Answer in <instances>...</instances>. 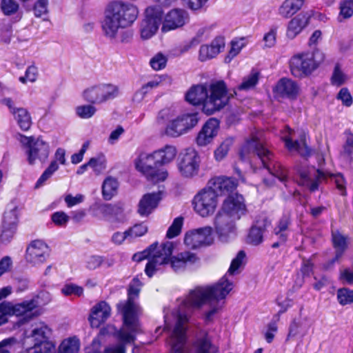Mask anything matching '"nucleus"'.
<instances>
[{"label": "nucleus", "instance_id": "nucleus-1", "mask_svg": "<svg viewBox=\"0 0 353 353\" xmlns=\"http://www.w3.org/2000/svg\"><path fill=\"white\" fill-rule=\"evenodd\" d=\"M232 288L233 283L225 274L215 285L196 287L184 298L178 299V309L170 316H165V328L172 331L169 343L173 351L182 352L185 349L190 313L206 305L208 309L204 312V319L207 322L212 321L223 307V302L220 301L224 299Z\"/></svg>", "mask_w": 353, "mask_h": 353}, {"label": "nucleus", "instance_id": "nucleus-2", "mask_svg": "<svg viewBox=\"0 0 353 353\" xmlns=\"http://www.w3.org/2000/svg\"><path fill=\"white\" fill-rule=\"evenodd\" d=\"M139 10L134 3L123 0H114L108 3L104 10L101 21L102 32L110 41L119 39L121 42H128L132 37L130 31L121 32L130 28L137 21Z\"/></svg>", "mask_w": 353, "mask_h": 353}, {"label": "nucleus", "instance_id": "nucleus-3", "mask_svg": "<svg viewBox=\"0 0 353 353\" xmlns=\"http://www.w3.org/2000/svg\"><path fill=\"white\" fill-rule=\"evenodd\" d=\"M173 249L172 242L167 241L160 245L158 243H153L143 252L134 254L133 260L140 261L148 258L145 272L149 277L169 262L174 272H180L184 270L187 265L193 264L198 260L196 254L190 252H181L170 259Z\"/></svg>", "mask_w": 353, "mask_h": 353}, {"label": "nucleus", "instance_id": "nucleus-4", "mask_svg": "<svg viewBox=\"0 0 353 353\" xmlns=\"http://www.w3.org/2000/svg\"><path fill=\"white\" fill-rule=\"evenodd\" d=\"M230 98L225 83L222 81L212 83L207 88L203 85L192 86L185 95L186 101L194 105H202L203 112L211 115L224 108Z\"/></svg>", "mask_w": 353, "mask_h": 353}, {"label": "nucleus", "instance_id": "nucleus-5", "mask_svg": "<svg viewBox=\"0 0 353 353\" xmlns=\"http://www.w3.org/2000/svg\"><path fill=\"white\" fill-rule=\"evenodd\" d=\"M257 155L263 167L269 172L284 182L287 179V171L280 163L275 161L273 154L263 145V132H254L248 139L239 152V157L242 161L248 160L251 155Z\"/></svg>", "mask_w": 353, "mask_h": 353}, {"label": "nucleus", "instance_id": "nucleus-6", "mask_svg": "<svg viewBox=\"0 0 353 353\" xmlns=\"http://www.w3.org/2000/svg\"><path fill=\"white\" fill-rule=\"evenodd\" d=\"M141 285L142 283L137 277L133 279L129 286L128 300L117 305L123 321V328L119 333V337L127 341L134 339V332L140 325L137 317L141 309L134 299L138 296Z\"/></svg>", "mask_w": 353, "mask_h": 353}, {"label": "nucleus", "instance_id": "nucleus-7", "mask_svg": "<svg viewBox=\"0 0 353 353\" xmlns=\"http://www.w3.org/2000/svg\"><path fill=\"white\" fill-rule=\"evenodd\" d=\"M299 174V183L308 188L311 192L318 190L319 183L330 177L336 184V188L344 195L345 192V181L341 174H333L328 172H323L314 167H308L298 171Z\"/></svg>", "mask_w": 353, "mask_h": 353}, {"label": "nucleus", "instance_id": "nucleus-8", "mask_svg": "<svg viewBox=\"0 0 353 353\" xmlns=\"http://www.w3.org/2000/svg\"><path fill=\"white\" fill-rule=\"evenodd\" d=\"M324 59V53L318 50L295 54L290 59L291 73L295 77H305L314 72Z\"/></svg>", "mask_w": 353, "mask_h": 353}, {"label": "nucleus", "instance_id": "nucleus-9", "mask_svg": "<svg viewBox=\"0 0 353 353\" xmlns=\"http://www.w3.org/2000/svg\"><path fill=\"white\" fill-rule=\"evenodd\" d=\"M20 142L26 147V160L30 165H34L37 162L43 163L48 158L50 148L48 142L41 137L20 136Z\"/></svg>", "mask_w": 353, "mask_h": 353}, {"label": "nucleus", "instance_id": "nucleus-10", "mask_svg": "<svg viewBox=\"0 0 353 353\" xmlns=\"http://www.w3.org/2000/svg\"><path fill=\"white\" fill-rule=\"evenodd\" d=\"M192 203L194 212L200 216L205 218L213 215L216 212L219 198L206 185L194 195Z\"/></svg>", "mask_w": 353, "mask_h": 353}, {"label": "nucleus", "instance_id": "nucleus-11", "mask_svg": "<svg viewBox=\"0 0 353 353\" xmlns=\"http://www.w3.org/2000/svg\"><path fill=\"white\" fill-rule=\"evenodd\" d=\"M163 15V10L157 6H149L145 9L139 27L142 39L148 40L156 34L162 23Z\"/></svg>", "mask_w": 353, "mask_h": 353}, {"label": "nucleus", "instance_id": "nucleus-12", "mask_svg": "<svg viewBox=\"0 0 353 353\" xmlns=\"http://www.w3.org/2000/svg\"><path fill=\"white\" fill-rule=\"evenodd\" d=\"M198 122V112H185L169 121L165 133L171 137H178L195 127Z\"/></svg>", "mask_w": 353, "mask_h": 353}, {"label": "nucleus", "instance_id": "nucleus-13", "mask_svg": "<svg viewBox=\"0 0 353 353\" xmlns=\"http://www.w3.org/2000/svg\"><path fill=\"white\" fill-rule=\"evenodd\" d=\"M119 94V88L112 83H102L90 86L83 92L85 101L92 104H101L116 98Z\"/></svg>", "mask_w": 353, "mask_h": 353}, {"label": "nucleus", "instance_id": "nucleus-14", "mask_svg": "<svg viewBox=\"0 0 353 353\" xmlns=\"http://www.w3.org/2000/svg\"><path fill=\"white\" fill-rule=\"evenodd\" d=\"M199 163L200 159L197 151L192 148H188L180 154L177 168L183 177L190 179L197 175Z\"/></svg>", "mask_w": 353, "mask_h": 353}, {"label": "nucleus", "instance_id": "nucleus-15", "mask_svg": "<svg viewBox=\"0 0 353 353\" xmlns=\"http://www.w3.org/2000/svg\"><path fill=\"white\" fill-rule=\"evenodd\" d=\"M213 230L205 226L187 232L184 236L185 245L190 249H196L211 245L214 241Z\"/></svg>", "mask_w": 353, "mask_h": 353}, {"label": "nucleus", "instance_id": "nucleus-16", "mask_svg": "<svg viewBox=\"0 0 353 353\" xmlns=\"http://www.w3.org/2000/svg\"><path fill=\"white\" fill-rule=\"evenodd\" d=\"M50 254L48 245L41 240L33 241L26 249V259L32 265L43 263Z\"/></svg>", "mask_w": 353, "mask_h": 353}, {"label": "nucleus", "instance_id": "nucleus-17", "mask_svg": "<svg viewBox=\"0 0 353 353\" xmlns=\"http://www.w3.org/2000/svg\"><path fill=\"white\" fill-rule=\"evenodd\" d=\"M220 211L232 216L234 219H240L246 213V206L243 196L237 193L228 195L223 201Z\"/></svg>", "mask_w": 353, "mask_h": 353}, {"label": "nucleus", "instance_id": "nucleus-18", "mask_svg": "<svg viewBox=\"0 0 353 353\" xmlns=\"http://www.w3.org/2000/svg\"><path fill=\"white\" fill-rule=\"evenodd\" d=\"M208 187L214 192L217 197L233 194L237 187V182L232 177L224 176H215L210 179L207 183Z\"/></svg>", "mask_w": 353, "mask_h": 353}, {"label": "nucleus", "instance_id": "nucleus-19", "mask_svg": "<svg viewBox=\"0 0 353 353\" xmlns=\"http://www.w3.org/2000/svg\"><path fill=\"white\" fill-rule=\"evenodd\" d=\"M189 20L188 12L179 8L170 10L165 16L161 30L168 32L183 26Z\"/></svg>", "mask_w": 353, "mask_h": 353}, {"label": "nucleus", "instance_id": "nucleus-20", "mask_svg": "<svg viewBox=\"0 0 353 353\" xmlns=\"http://www.w3.org/2000/svg\"><path fill=\"white\" fill-rule=\"evenodd\" d=\"M219 121L214 118L208 119L201 128L196 137V143L200 147L210 144L217 136Z\"/></svg>", "mask_w": 353, "mask_h": 353}, {"label": "nucleus", "instance_id": "nucleus-21", "mask_svg": "<svg viewBox=\"0 0 353 353\" xmlns=\"http://www.w3.org/2000/svg\"><path fill=\"white\" fill-rule=\"evenodd\" d=\"M232 216L219 211L214 221L215 230L221 238H225L236 231V222Z\"/></svg>", "mask_w": 353, "mask_h": 353}, {"label": "nucleus", "instance_id": "nucleus-22", "mask_svg": "<svg viewBox=\"0 0 353 353\" xmlns=\"http://www.w3.org/2000/svg\"><path fill=\"white\" fill-rule=\"evenodd\" d=\"M225 46V39L223 37L214 38L210 44L201 45L199 50V60L206 61L215 58L224 50Z\"/></svg>", "mask_w": 353, "mask_h": 353}, {"label": "nucleus", "instance_id": "nucleus-23", "mask_svg": "<svg viewBox=\"0 0 353 353\" xmlns=\"http://www.w3.org/2000/svg\"><path fill=\"white\" fill-rule=\"evenodd\" d=\"M310 16L307 12H301L288 23L285 36L290 40L294 39L309 25Z\"/></svg>", "mask_w": 353, "mask_h": 353}, {"label": "nucleus", "instance_id": "nucleus-24", "mask_svg": "<svg viewBox=\"0 0 353 353\" xmlns=\"http://www.w3.org/2000/svg\"><path fill=\"white\" fill-rule=\"evenodd\" d=\"M38 303L34 299L26 300L19 303L10 302L12 316H22L26 321H28L37 316L34 311L37 307Z\"/></svg>", "mask_w": 353, "mask_h": 353}, {"label": "nucleus", "instance_id": "nucleus-25", "mask_svg": "<svg viewBox=\"0 0 353 353\" xmlns=\"http://www.w3.org/2000/svg\"><path fill=\"white\" fill-rule=\"evenodd\" d=\"M161 199V191L144 194L138 205L139 214L141 216H148L157 207Z\"/></svg>", "mask_w": 353, "mask_h": 353}, {"label": "nucleus", "instance_id": "nucleus-26", "mask_svg": "<svg viewBox=\"0 0 353 353\" xmlns=\"http://www.w3.org/2000/svg\"><path fill=\"white\" fill-rule=\"evenodd\" d=\"M111 308L105 301H100L94 305L89 317L92 327H99L110 316Z\"/></svg>", "mask_w": 353, "mask_h": 353}, {"label": "nucleus", "instance_id": "nucleus-27", "mask_svg": "<svg viewBox=\"0 0 353 353\" xmlns=\"http://www.w3.org/2000/svg\"><path fill=\"white\" fill-rule=\"evenodd\" d=\"M294 132L289 128H286L283 132L282 139L285 141V147L290 152H296L301 156H307L310 150L305 143V136L301 137L300 141H292V136Z\"/></svg>", "mask_w": 353, "mask_h": 353}, {"label": "nucleus", "instance_id": "nucleus-28", "mask_svg": "<svg viewBox=\"0 0 353 353\" xmlns=\"http://www.w3.org/2000/svg\"><path fill=\"white\" fill-rule=\"evenodd\" d=\"M271 224L270 220L267 217H262L256 221L253 225L247 236V242L253 245H257L263 241V232Z\"/></svg>", "mask_w": 353, "mask_h": 353}, {"label": "nucleus", "instance_id": "nucleus-29", "mask_svg": "<svg viewBox=\"0 0 353 353\" xmlns=\"http://www.w3.org/2000/svg\"><path fill=\"white\" fill-rule=\"evenodd\" d=\"M274 92L277 95L295 99L299 94L300 88L296 82L283 78L277 83Z\"/></svg>", "mask_w": 353, "mask_h": 353}, {"label": "nucleus", "instance_id": "nucleus-30", "mask_svg": "<svg viewBox=\"0 0 353 353\" xmlns=\"http://www.w3.org/2000/svg\"><path fill=\"white\" fill-rule=\"evenodd\" d=\"M155 163L159 165H167L172 162L176 157L177 149L174 145H165L153 152Z\"/></svg>", "mask_w": 353, "mask_h": 353}, {"label": "nucleus", "instance_id": "nucleus-31", "mask_svg": "<svg viewBox=\"0 0 353 353\" xmlns=\"http://www.w3.org/2000/svg\"><path fill=\"white\" fill-rule=\"evenodd\" d=\"M107 328L110 330V332H113L114 336L120 341L119 343L110 345L105 349V353H125V345L133 343L136 340V336L141 332L140 325L136 332H134V339L132 341H127L119 337V333L123 328V325L119 330H116V328L112 325H108Z\"/></svg>", "mask_w": 353, "mask_h": 353}, {"label": "nucleus", "instance_id": "nucleus-32", "mask_svg": "<svg viewBox=\"0 0 353 353\" xmlns=\"http://www.w3.org/2000/svg\"><path fill=\"white\" fill-rule=\"evenodd\" d=\"M153 165H159L155 163L154 155L152 153H141L135 161V167L137 170L145 176L154 168Z\"/></svg>", "mask_w": 353, "mask_h": 353}, {"label": "nucleus", "instance_id": "nucleus-33", "mask_svg": "<svg viewBox=\"0 0 353 353\" xmlns=\"http://www.w3.org/2000/svg\"><path fill=\"white\" fill-rule=\"evenodd\" d=\"M304 3V0H285L280 6L278 13L283 18H289L297 12Z\"/></svg>", "mask_w": 353, "mask_h": 353}, {"label": "nucleus", "instance_id": "nucleus-34", "mask_svg": "<svg viewBox=\"0 0 353 353\" xmlns=\"http://www.w3.org/2000/svg\"><path fill=\"white\" fill-rule=\"evenodd\" d=\"M12 115L21 130L27 131L30 128L32 118L26 108L19 107Z\"/></svg>", "mask_w": 353, "mask_h": 353}, {"label": "nucleus", "instance_id": "nucleus-35", "mask_svg": "<svg viewBox=\"0 0 353 353\" xmlns=\"http://www.w3.org/2000/svg\"><path fill=\"white\" fill-rule=\"evenodd\" d=\"M80 340L77 336H70L63 339L58 347V353H79Z\"/></svg>", "mask_w": 353, "mask_h": 353}, {"label": "nucleus", "instance_id": "nucleus-36", "mask_svg": "<svg viewBox=\"0 0 353 353\" xmlns=\"http://www.w3.org/2000/svg\"><path fill=\"white\" fill-rule=\"evenodd\" d=\"M290 224L291 221L290 216L288 214H285L279 219L274 229V234L283 242L285 241L288 236Z\"/></svg>", "mask_w": 353, "mask_h": 353}, {"label": "nucleus", "instance_id": "nucleus-37", "mask_svg": "<svg viewBox=\"0 0 353 353\" xmlns=\"http://www.w3.org/2000/svg\"><path fill=\"white\" fill-rule=\"evenodd\" d=\"M51 334V328L45 323H40L32 330L31 337L37 341L36 343H40L43 341H49L48 339Z\"/></svg>", "mask_w": 353, "mask_h": 353}, {"label": "nucleus", "instance_id": "nucleus-38", "mask_svg": "<svg viewBox=\"0 0 353 353\" xmlns=\"http://www.w3.org/2000/svg\"><path fill=\"white\" fill-rule=\"evenodd\" d=\"M234 138L231 137L224 139L214 151V158L216 161H223L234 145Z\"/></svg>", "mask_w": 353, "mask_h": 353}, {"label": "nucleus", "instance_id": "nucleus-39", "mask_svg": "<svg viewBox=\"0 0 353 353\" xmlns=\"http://www.w3.org/2000/svg\"><path fill=\"white\" fill-rule=\"evenodd\" d=\"M119 183L117 180L112 177L105 178L102 185V194L105 200H110L117 193Z\"/></svg>", "mask_w": 353, "mask_h": 353}, {"label": "nucleus", "instance_id": "nucleus-40", "mask_svg": "<svg viewBox=\"0 0 353 353\" xmlns=\"http://www.w3.org/2000/svg\"><path fill=\"white\" fill-rule=\"evenodd\" d=\"M195 353H218V347L210 343L207 335L198 339L193 345Z\"/></svg>", "mask_w": 353, "mask_h": 353}, {"label": "nucleus", "instance_id": "nucleus-41", "mask_svg": "<svg viewBox=\"0 0 353 353\" xmlns=\"http://www.w3.org/2000/svg\"><path fill=\"white\" fill-rule=\"evenodd\" d=\"M332 242L336 250L334 260H338L347 248V238L338 230L332 231Z\"/></svg>", "mask_w": 353, "mask_h": 353}, {"label": "nucleus", "instance_id": "nucleus-42", "mask_svg": "<svg viewBox=\"0 0 353 353\" xmlns=\"http://www.w3.org/2000/svg\"><path fill=\"white\" fill-rule=\"evenodd\" d=\"M18 208L11 204L8 207L7 210L5 212L2 222L3 227H14L17 228L18 222Z\"/></svg>", "mask_w": 353, "mask_h": 353}, {"label": "nucleus", "instance_id": "nucleus-43", "mask_svg": "<svg viewBox=\"0 0 353 353\" xmlns=\"http://www.w3.org/2000/svg\"><path fill=\"white\" fill-rule=\"evenodd\" d=\"M130 212L123 203H116L112 205V223H124L128 219Z\"/></svg>", "mask_w": 353, "mask_h": 353}, {"label": "nucleus", "instance_id": "nucleus-44", "mask_svg": "<svg viewBox=\"0 0 353 353\" xmlns=\"http://www.w3.org/2000/svg\"><path fill=\"white\" fill-rule=\"evenodd\" d=\"M259 72L255 70L251 71L250 74L244 77L241 83L237 87L238 90H250L255 88L259 82Z\"/></svg>", "mask_w": 353, "mask_h": 353}, {"label": "nucleus", "instance_id": "nucleus-45", "mask_svg": "<svg viewBox=\"0 0 353 353\" xmlns=\"http://www.w3.org/2000/svg\"><path fill=\"white\" fill-rule=\"evenodd\" d=\"M230 50L228 55L225 57V62L230 63L234 57H235L246 46V42L244 38L236 39L230 43Z\"/></svg>", "mask_w": 353, "mask_h": 353}, {"label": "nucleus", "instance_id": "nucleus-46", "mask_svg": "<svg viewBox=\"0 0 353 353\" xmlns=\"http://www.w3.org/2000/svg\"><path fill=\"white\" fill-rule=\"evenodd\" d=\"M245 256L246 255L244 251H239L235 258L232 259L228 274L230 275L238 274L239 269L243 268L245 264Z\"/></svg>", "mask_w": 353, "mask_h": 353}, {"label": "nucleus", "instance_id": "nucleus-47", "mask_svg": "<svg viewBox=\"0 0 353 353\" xmlns=\"http://www.w3.org/2000/svg\"><path fill=\"white\" fill-rule=\"evenodd\" d=\"M96 112L97 108L92 103L79 105L75 108L77 115L83 119L91 118L95 114Z\"/></svg>", "mask_w": 353, "mask_h": 353}, {"label": "nucleus", "instance_id": "nucleus-48", "mask_svg": "<svg viewBox=\"0 0 353 353\" xmlns=\"http://www.w3.org/2000/svg\"><path fill=\"white\" fill-rule=\"evenodd\" d=\"M55 346L50 341H43L40 343H35L34 345L28 350L27 353H54Z\"/></svg>", "mask_w": 353, "mask_h": 353}, {"label": "nucleus", "instance_id": "nucleus-49", "mask_svg": "<svg viewBox=\"0 0 353 353\" xmlns=\"http://www.w3.org/2000/svg\"><path fill=\"white\" fill-rule=\"evenodd\" d=\"M59 169V165L56 161H52L39 177L36 183V188L43 185L52 174Z\"/></svg>", "mask_w": 353, "mask_h": 353}, {"label": "nucleus", "instance_id": "nucleus-50", "mask_svg": "<svg viewBox=\"0 0 353 353\" xmlns=\"http://www.w3.org/2000/svg\"><path fill=\"white\" fill-rule=\"evenodd\" d=\"M183 225V218L182 216L175 218L167 231L166 236L168 239H173L179 235Z\"/></svg>", "mask_w": 353, "mask_h": 353}, {"label": "nucleus", "instance_id": "nucleus-51", "mask_svg": "<svg viewBox=\"0 0 353 353\" xmlns=\"http://www.w3.org/2000/svg\"><path fill=\"white\" fill-rule=\"evenodd\" d=\"M88 164L96 174H99L106 168V159L103 155H99L90 159Z\"/></svg>", "mask_w": 353, "mask_h": 353}, {"label": "nucleus", "instance_id": "nucleus-52", "mask_svg": "<svg viewBox=\"0 0 353 353\" xmlns=\"http://www.w3.org/2000/svg\"><path fill=\"white\" fill-rule=\"evenodd\" d=\"M145 176L153 183H159L164 181L168 178V173L165 168L156 169L154 168Z\"/></svg>", "mask_w": 353, "mask_h": 353}, {"label": "nucleus", "instance_id": "nucleus-53", "mask_svg": "<svg viewBox=\"0 0 353 353\" xmlns=\"http://www.w3.org/2000/svg\"><path fill=\"white\" fill-rule=\"evenodd\" d=\"M340 12L338 17L339 21L350 18L353 15V1H343L340 3Z\"/></svg>", "mask_w": 353, "mask_h": 353}, {"label": "nucleus", "instance_id": "nucleus-54", "mask_svg": "<svg viewBox=\"0 0 353 353\" xmlns=\"http://www.w3.org/2000/svg\"><path fill=\"white\" fill-rule=\"evenodd\" d=\"M127 230L130 236V242H132L136 238L142 236L146 234L148 232V226L145 223H142L135 224Z\"/></svg>", "mask_w": 353, "mask_h": 353}, {"label": "nucleus", "instance_id": "nucleus-55", "mask_svg": "<svg viewBox=\"0 0 353 353\" xmlns=\"http://www.w3.org/2000/svg\"><path fill=\"white\" fill-rule=\"evenodd\" d=\"M39 76V70L34 65L28 66L26 70L25 76L20 77L19 81L25 84L27 82L34 83L37 81Z\"/></svg>", "mask_w": 353, "mask_h": 353}, {"label": "nucleus", "instance_id": "nucleus-56", "mask_svg": "<svg viewBox=\"0 0 353 353\" xmlns=\"http://www.w3.org/2000/svg\"><path fill=\"white\" fill-rule=\"evenodd\" d=\"M347 80V75L343 72L339 65H336L331 78L332 84L340 86L345 83Z\"/></svg>", "mask_w": 353, "mask_h": 353}, {"label": "nucleus", "instance_id": "nucleus-57", "mask_svg": "<svg viewBox=\"0 0 353 353\" xmlns=\"http://www.w3.org/2000/svg\"><path fill=\"white\" fill-rule=\"evenodd\" d=\"M167 61V57L159 52L150 59V64L153 70L158 71L165 68Z\"/></svg>", "mask_w": 353, "mask_h": 353}, {"label": "nucleus", "instance_id": "nucleus-58", "mask_svg": "<svg viewBox=\"0 0 353 353\" xmlns=\"http://www.w3.org/2000/svg\"><path fill=\"white\" fill-rule=\"evenodd\" d=\"M19 3L15 0H1V9L6 15H11L19 10Z\"/></svg>", "mask_w": 353, "mask_h": 353}, {"label": "nucleus", "instance_id": "nucleus-59", "mask_svg": "<svg viewBox=\"0 0 353 353\" xmlns=\"http://www.w3.org/2000/svg\"><path fill=\"white\" fill-rule=\"evenodd\" d=\"M337 299L342 305L352 303L353 302V290L348 288H341L337 292Z\"/></svg>", "mask_w": 353, "mask_h": 353}, {"label": "nucleus", "instance_id": "nucleus-60", "mask_svg": "<svg viewBox=\"0 0 353 353\" xmlns=\"http://www.w3.org/2000/svg\"><path fill=\"white\" fill-rule=\"evenodd\" d=\"M51 220H52V222L55 225L59 226V227H65L68 224V223L70 220V217L64 212L58 211V212H54L51 215Z\"/></svg>", "mask_w": 353, "mask_h": 353}, {"label": "nucleus", "instance_id": "nucleus-61", "mask_svg": "<svg viewBox=\"0 0 353 353\" xmlns=\"http://www.w3.org/2000/svg\"><path fill=\"white\" fill-rule=\"evenodd\" d=\"M83 292V290L81 287L72 283L66 284L61 288V292L65 296L75 295L80 296Z\"/></svg>", "mask_w": 353, "mask_h": 353}, {"label": "nucleus", "instance_id": "nucleus-62", "mask_svg": "<svg viewBox=\"0 0 353 353\" xmlns=\"http://www.w3.org/2000/svg\"><path fill=\"white\" fill-rule=\"evenodd\" d=\"M12 316L10 301H3L0 303V325L5 324L8 321V317Z\"/></svg>", "mask_w": 353, "mask_h": 353}, {"label": "nucleus", "instance_id": "nucleus-63", "mask_svg": "<svg viewBox=\"0 0 353 353\" xmlns=\"http://www.w3.org/2000/svg\"><path fill=\"white\" fill-rule=\"evenodd\" d=\"M277 28L272 27L263 37L265 46L267 48L273 47L276 41Z\"/></svg>", "mask_w": 353, "mask_h": 353}, {"label": "nucleus", "instance_id": "nucleus-64", "mask_svg": "<svg viewBox=\"0 0 353 353\" xmlns=\"http://www.w3.org/2000/svg\"><path fill=\"white\" fill-rule=\"evenodd\" d=\"M17 343V340L14 337L3 339L0 342V353H10L12 347Z\"/></svg>", "mask_w": 353, "mask_h": 353}]
</instances>
